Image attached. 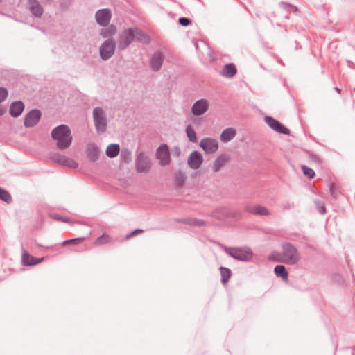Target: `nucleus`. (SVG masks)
<instances>
[{
    "mask_svg": "<svg viewBox=\"0 0 355 355\" xmlns=\"http://www.w3.org/2000/svg\"><path fill=\"white\" fill-rule=\"evenodd\" d=\"M134 40L147 43L150 42L148 36L137 28L123 30L119 35L118 46L121 49L127 48Z\"/></svg>",
    "mask_w": 355,
    "mask_h": 355,
    "instance_id": "obj_1",
    "label": "nucleus"
},
{
    "mask_svg": "<svg viewBox=\"0 0 355 355\" xmlns=\"http://www.w3.org/2000/svg\"><path fill=\"white\" fill-rule=\"evenodd\" d=\"M272 259L288 265H295L300 260V255L296 248L291 243H285L282 244V252Z\"/></svg>",
    "mask_w": 355,
    "mask_h": 355,
    "instance_id": "obj_2",
    "label": "nucleus"
},
{
    "mask_svg": "<svg viewBox=\"0 0 355 355\" xmlns=\"http://www.w3.org/2000/svg\"><path fill=\"white\" fill-rule=\"evenodd\" d=\"M52 137L57 141V146L60 149H66L71 144L72 137L69 128L61 125L54 128L51 132Z\"/></svg>",
    "mask_w": 355,
    "mask_h": 355,
    "instance_id": "obj_3",
    "label": "nucleus"
},
{
    "mask_svg": "<svg viewBox=\"0 0 355 355\" xmlns=\"http://www.w3.org/2000/svg\"><path fill=\"white\" fill-rule=\"evenodd\" d=\"M225 251L231 257L241 261L250 259L252 257V254L248 248H225Z\"/></svg>",
    "mask_w": 355,
    "mask_h": 355,
    "instance_id": "obj_4",
    "label": "nucleus"
},
{
    "mask_svg": "<svg viewBox=\"0 0 355 355\" xmlns=\"http://www.w3.org/2000/svg\"><path fill=\"white\" fill-rule=\"evenodd\" d=\"M95 125L98 132H104L106 129L107 122L105 114L102 109L96 107L93 112Z\"/></svg>",
    "mask_w": 355,
    "mask_h": 355,
    "instance_id": "obj_5",
    "label": "nucleus"
},
{
    "mask_svg": "<svg viewBox=\"0 0 355 355\" xmlns=\"http://www.w3.org/2000/svg\"><path fill=\"white\" fill-rule=\"evenodd\" d=\"M199 146L207 154L216 153L219 146L218 141L211 137H206L201 139Z\"/></svg>",
    "mask_w": 355,
    "mask_h": 355,
    "instance_id": "obj_6",
    "label": "nucleus"
},
{
    "mask_svg": "<svg viewBox=\"0 0 355 355\" xmlns=\"http://www.w3.org/2000/svg\"><path fill=\"white\" fill-rule=\"evenodd\" d=\"M156 156L159 160V164L162 166H166L170 164V153L167 145H161L157 150Z\"/></svg>",
    "mask_w": 355,
    "mask_h": 355,
    "instance_id": "obj_7",
    "label": "nucleus"
},
{
    "mask_svg": "<svg viewBox=\"0 0 355 355\" xmlns=\"http://www.w3.org/2000/svg\"><path fill=\"white\" fill-rule=\"evenodd\" d=\"M115 43L112 40L105 41L100 47V55L103 60H107L114 53Z\"/></svg>",
    "mask_w": 355,
    "mask_h": 355,
    "instance_id": "obj_8",
    "label": "nucleus"
},
{
    "mask_svg": "<svg viewBox=\"0 0 355 355\" xmlns=\"http://www.w3.org/2000/svg\"><path fill=\"white\" fill-rule=\"evenodd\" d=\"M209 103L205 99L196 101L192 107V113L195 116H200L205 114L209 108Z\"/></svg>",
    "mask_w": 355,
    "mask_h": 355,
    "instance_id": "obj_9",
    "label": "nucleus"
},
{
    "mask_svg": "<svg viewBox=\"0 0 355 355\" xmlns=\"http://www.w3.org/2000/svg\"><path fill=\"white\" fill-rule=\"evenodd\" d=\"M265 121L272 129L279 133L288 135L290 132L288 128L270 116H266L265 118Z\"/></svg>",
    "mask_w": 355,
    "mask_h": 355,
    "instance_id": "obj_10",
    "label": "nucleus"
},
{
    "mask_svg": "<svg viewBox=\"0 0 355 355\" xmlns=\"http://www.w3.org/2000/svg\"><path fill=\"white\" fill-rule=\"evenodd\" d=\"M203 162V157L198 151L192 152L188 157V164L193 169H198Z\"/></svg>",
    "mask_w": 355,
    "mask_h": 355,
    "instance_id": "obj_11",
    "label": "nucleus"
},
{
    "mask_svg": "<svg viewBox=\"0 0 355 355\" xmlns=\"http://www.w3.org/2000/svg\"><path fill=\"white\" fill-rule=\"evenodd\" d=\"M111 12L107 9H102L97 11L96 13V19L101 26H107L111 19Z\"/></svg>",
    "mask_w": 355,
    "mask_h": 355,
    "instance_id": "obj_12",
    "label": "nucleus"
},
{
    "mask_svg": "<svg viewBox=\"0 0 355 355\" xmlns=\"http://www.w3.org/2000/svg\"><path fill=\"white\" fill-rule=\"evenodd\" d=\"M245 210L250 214L259 216H268L270 214L267 207L258 205L248 206Z\"/></svg>",
    "mask_w": 355,
    "mask_h": 355,
    "instance_id": "obj_13",
    "label": "nucleus"
},
{
    "mask_svg": "<svg viewBox=\"0 0 355 355\" xmlns=\"http://www.w3.org/2000/svg\"><path fill=\"white\" fill-rule=\"evenodd\" d=\"M41 113L39 110H32L25 118V125L32 127L37 124L40 119Z\"/></svg>",
    "mask_w": 355,
    "mask_h": 355,
    "instance_id": "obj_14",
    "label": "nucleus"
},
{
    "mask_svg": "<svg viewBox=\"0 0 355 355\" xmlns=\"http://www.w3.org/2000/svg\"><path fill=\"white\" fill-rule=\"evenodd\" d=\"M229 159V156L226 154L218 155L213 162L211 166L212 171L214 173L219 171L227 163Z\"/></svg>",
    "mask_w": 355,
    "mask_h": 355,
    "instance_id": "obj_15",
    "label": "nucleus"
},
{
    "mask_svg": "<svg viewBox=\"0 0 355 355\" xmlns=\"http://www.w3.org/2000/svg\"><path fill=\"white\" fill-rule=\"evenodd\" d=\"M53 159L57 163H59L62 165H65V166H71V167L76 166V164L73 159L68 158L64 155H60V154L54 155L53 157Z\"/></svg>",
    "mask_w": 355,
    "mask_h": 355,
    "instance_id": "obj_16",
    "label": "nucleus"
},
{
    "mask_svg": "<svg viewBox=\"0 0 355 355\" xmlns=\"http://www.w3.org/2000/svg\"><path fill=\"white\" fill-rule=\"evenodd\" d=\"M43 260V257L37 259L28 254L27 252H24L22 255V262L23 264L26 266L35 265L42 262Z\"/></svg>",
    "mask_w": 355,
    "mask_h": 355,
    "instance_id": "obj_17",
    "label": "nucleus"
},
{
    "mask_svg": "<svg viewBox=\"0 0 355 355\" xmlns=\"http://www.w3.org/2000/svg\"><path fill=\"white\" fill-rule=\"evenodd\" d=\"M236 135V130L234 128H229L222 132L220 139L222 142L227 143L232 140Z\"/></svg>",
    "mask_w": 355,
    "mask_h": 355,
    "instance_id": "obj_18",
    "label": "nucleus"
},
{
    "mask_svg": "<svg viewBox=\"0 0 355 355\" xmlns=\"http://www.w3.org/2000/svg\"><path fill=\"white\" fill-rule=\"evenodd\" d=\"M163 59H164V58H163V55L162 53H155L152 56L151 60H150L151 68L155 71L159 70L162 65Z\"/></svg>",
    "mask_w": 355,
    "mask_h": 355,
    "instance_id": "obj_19",
    "label": "nucleus"
},
{
    "mask_svg": "<svg viewBox=\"0 0 355 355\" xmlns=\"http://www.w3.org/2000/svg\"><path fill=\"white\" fill-rule=\"evenodd\" d=\"M24 109V105L22 102L17 101L13 103L10 108V114L12 116L17 117L19 116Z\"/></svg>",
    "mask_w": 355,
    "mask_h": 355,
    "instance_id": "obj_20",
    "label": "nucleus"
},
{
    "mask_svg": "<svg viewBox=\"0 0 355 355\" xmlns=\"http://www.w3.org/2000/svg\"><path fill=\"white\" fill-rule=\"evenodd\" d=\"M29 9L36 17H40L43 13V9L40 4L35 0L29 1Z\"/></svg>",
    "mask_w": 355,
    "mask_h": 355,
    "instance_id": "obj_21",
    "label": "nucleus"
},
{
    "mask_svg": "<svg viewBox=\"0 0 355 355\" xmlns=\"http://www.w3.org/2000/svg\"><path fill=\"white\" fill-rule=\"evenodd\" d=\"M236 71L237 70L234 64H227L224 66L221 74L225 77L232 78L236 74Z\"/></svg>",
    "mask_w": 355,
    "mask_h": 355,
    "instance_id": "obj_22",
    "label": "nucleus"
},
{
    "mask_svg": "<svg viewBox=\"0 0 355 355\" xmlns=\"http://www.w3.org/2000/svg\"><path fill=\"white\" fill-rule=\"evenodd\" d=\"M117 28L114 25H110L107 27L103 28L101 30V35L106 38L114 35L116 33Z\"/></svg>",
    "mask_w": 355,
    "mask_h": 355,
    "instance_id": "obj_23",
    "label": "nucleus"
},
{
    "mask_svg": "<svg viewBox=\"0 0 355 355\" xmlns=\"http://www.w3.org/2000/svg\"><path fill=\"white\" fill-rule=\"evenodd\" d=\"M120 151V146L118 144H110L106 149V155L109 157H116Z\"/></svg>",
    "mask_w": 355,
    "mask_h": 355,
    "instance_id": "obj_24",
    "label": "nucleus"
},
{
    "mask_svg": "<svg viewBox=\"0 0 355 355\" xmlns=\"http://www.w3.org/2000/svg\"><path fill=\"white\" fill-rule=\"evenodd\" d=\"M274 272L277 277H282L283 280L287 281L288 279V273L283 265L275 266Z\"/></svg>",
    "mask_w": 355,
    "mask_h": 355,
    "instance_id": "obj_25",
    "label": "nucleus"
},
{
    "mask_svg": "<svg viewBox=\"0 0 355 355\" xmlns=\"http://www.w3.org/2000/svg\"><path fill=\"white\" fill-rule=\"evenodd\" d=\"M87 155L92 160H96L98 156L99 151L96 146L89 144L87 147Z\"/></svg>",
    "mask_w": 355,
    "mask_h": 355,
    "instance_id": "obj_26",
    "label": "nucleus"
},
{
    "mask_svg": "<svg viewBox=\"0 0 355 355\" xmlns=\"http://www.w3.org/2000/svg\"><path fill=\"white\" fill-rule=\"evenodd\" d=\"M110 241H111V238H110V235L106 233H104L103 235L98 237L95 240L94 245L95 246L103 245H105V244L110 243Z\"/></svg>",
    "mask_w": 355,
    "mask_h": 355,
    "instance_id": "obj_27",
    "label": "nucleus"
},
{
    "mask_svg": "<svg viewBox=\"0 0 355 355\" xmlns=\"http://www.w3.org/2000/svg\"><path fill=\"white\" fill-rule=\"evenodd\" d=\"M186 133L189 140L191 142L196 143L198 141L196 132L191 125H188L186 128Z\"/></svg>",
    "mask_w": 355,
    "mask_h": 355,
    "instance_id": "obj_28",
    "label": "nucleus"
},
{
    "mask_svg": "<svg viewBox=\"0 0 355 355\" xmlns=\"http://www.w3.org/2000/svg\"><path fill=\"white\" fill-rule=\"evenodd\" d=\"M221 280L224 284H226L229 281L231 276V271L230 269L224 267L220 268Z\"/></svg>",
    "mask_w": 355,
    "mask_h": 355,
    "instance_id": "obj_29",
    "label": "nucleus"
},
{
    "mask_svg": "<svg viewBox=\"0 0 355 355\" xmlns=\"http://www.w3.org/2000/svg\"><path fill=\"white\" fill-rule=\"evenodd\" d=\"M0 199L5 201L7 203H10L12 201V197L10 193L0 187Z\"/></svg>",
    "mask_w": 355,
    "mask_h": 355,
    "instance_id": "obj_30",
    "label": "nucleus"
},
{
    "mask_svg": "<svg viewBox=\"0 0 355 355\" xmlns=\"http://www.w3.org/2000/svg\"><path fill=\"white\" fill-rule=\"evenodd\" d=\"M149 167H150L149 162H148L147 160H145V159H144V160L139 159V161L137 165V168L140 172L147 170Z\"/></svg>",
    "mask_w": 355,
    "mask_h": 355,
    "instance_id": "obj_31",
    "label": "nucleus"
},
{
    "mask_svg": "<svg viewBox=\"0 0 355 355\" xmlns=\"http://www.w3.org/2000/svg\"><path fill=\"white\" fill-rule=\"evenodd\" d=\"M301 168H302L304 175L307 176L308 178H309L311 179H312L315 177V174L314 171L312 168H311L305 165H302L301 166Z\"/></svg>",
    "mask_w": 355,
    "mask_h": 355,
    "instance_id": "obj_32",
    "label": "nucleus"
},
{
    "mask_svg": "<svg viewBox=\"0 0 355 355\" xmlns=\"http://www.w3.org/2000/svg\"><path fill=\"white\" fill-rule=\"evenodd\" d=\"M85 239L81 237V238H76V239H69V240H66L63 242V245H79L80 243H82L83 241H84Z\"/></svg>",
    "mask_w": 355,
    "mask_h": 355,
    "instance_id": "obj_33",
    "label": "nucleus"
},
{
    "mask_svg": "<svg viewBox=\"0 0 355 355\" xmlns=\"http://www.w3.org/2000/svg\"><path fill=\"white\" fill-rule=\"evenodd\" d=\"M317 207H318V211L321 214H324L326 212L325 206H324V204L323 202H317Z\"/></svg>",
    "mask_w": 355,
    "mask_h": 355,
    "instance_id": "obj_34",
    "label": "nucleus"
},
{
    "mask_svg": "<svg viewBox=\"0 0 355 355\" xmlns=\"http://www.w3.org/2000/svg\"><path fill=\"white\" fill-rule=\"evenodd\" d=\"M7 95V90L5 88L0 87V103L6 98Z\"/></svg>",
    "mask_w": 355,
    "mask_h": 355,
    "instance_id": "obj_35",
    "label": "nucleus"
},
{
    "mask_svg": "<svg viewBox=\"0 0 355 355\" xmlns=\"http://www.w3.org/2000/svg\"><path fill=\"white\" fill-rule=\"evenodd\" d=\"M179 23L184 26H188L190 23L189 20L187 18L182 17L179 19Z\"/></svg>",
    "mask_w": 355,
    "mask_h": 355,
    "instance_id": "obj_36",
    "label": "nucleus"
},
{
    "mask_svg": "<svg viewBox=\"0 0 355 355\" xmlns=\"http://www.w3.org/2000/svg\"><path fill=\"white\" fill-rule=\"evenodd\" d=\"M143 232L142 230H139V229H137L135 231H133L131 234H130L127 238L129 239L130 238L131 236H132L133 235L136 234H139V233H141Z\"/></svg>",
    "mask_w": 355,
    "mask_h": 355,
    "instance_id": "obj_37",
    "label": "nucleus"
},
{
    "mask_svg": "<svg viewBox=\"0 0 355 355\" xmlns=\"http://www.w3.org/2000/svg\"><path fill=\"white\" fill-rule=\"evenodd\" d=\"M3 112H4L3 109L0 107V116L2 115L3 114Z\"/></svg>",
    "mask_w": 355,
    "mask_h": 355,
    "instance_id": "obj_38",
    "label": "nucleus"
},
{
    "mask_svg": "<svg viewBox=\"0 0 355 355\" xmlns=\"http://www.w3.org/2000/svg\"><path fill=\"white\" fill-rule=\"evenodd\" d=\"M336 91L340 93V90L338 89V88H336Z\"/></svg>",
    "mask_w": 355,
    "mask_h": 355,
    "instance_id": "obj_39",
    "label": "nucleus"
},
{
    "mask_svg": "<svg viewBox=\"0 0 355 355\" xmlns=\"http://www.w3.org/2000/svg\"><path fill=\"white\" fill-rule=\"evenodd\" d=\"M331 191L333 192V186L331 188Z\"/></svg>",
    "mask_w": 355,
    "mask_h": 355,
    "instance_id": "obj_40",
    "label": "nucleus"
}]
</instances>
